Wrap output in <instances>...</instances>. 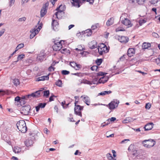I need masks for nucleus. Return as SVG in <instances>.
I'll return each mask as SVG.
<instances>
[{"label": "nucleus", "instance_id": "obj_1", "mask_svg": "<svg viewBox=\"0 0 160 160\" xmlns=\"http://www.w3.org/2000/svg\"><path fill=\"white\" fill-rule=\"evenodd\" d=\"M17 126L18 129L22 132H25L27 131L26 123L24 120H20L18 122Z\"/></svg>", "mask_w": 160, "mask_h": 160}, {"label": "nucleus", "instance_id": "obj_2", "mask_svg": "<svg viewBox=\"0 0 160 160\" xmlns=\"http://www.w3.org/2000/svg\"><path fill=\"white\" fill-rule=\"evenodd\" d=\"M72 5L77 8H79L82 3L85 1L89 2L90 4H92L94 2L93 0H70Z\"/></svg>", "mask_w": 160, "mask_h": 160}, {"label": "nucleus", "instance_id": "obj_3", "mask_svg": "<svg viewBox=\"0 0 160 160\" xmlns=\"http://www.w3.org/2000/svg\"><path fill=\"white\" fill-rule=\"evenodd\" d=\"M98 50L100 55H102L108 52L109 49L106 45L102 43L98 46Z\"/></svg>", "mask_w": 160, "mask_h": 160}, {"label": "nucleus", "instance_id": "obj_4", "mask_svg": "<svg viewBox=\"0 0 160 160\" xmlns=\"http://www.w3.org/2000/svg\"><path fill=\"white\" fill-rule=\"evenodd\" d=\"M155 141L152 139L145 140L142 142V144L143 145L144 147L148 148H150L152 147L155 144Z\"/></svg>", "mask_w": 160, "mask_h": 160}, {"label": "nucleus", "instance_id": "obj_5", "mask_svg": "<svg viewBox=\"0 0 160 160\" xmlns=\"http://www.w3.org/2000/svg\"><path fill=\"white\" fill-rule=\"evenodd\" d=\"M120 19L122 23L128 27V28L131 27L132 26V24L131 21L128 18H123V16L121 17Z\"/></svg>", "mask_w": 160, "mask_h": 160}, {"label": "nucleus", "instance_id": "obj_6", "mask_svg": "<svg viewBox=\"0 0 160 160\" xmlns=\"http://www.w3.org/2000/svg\"><path fill=\"white\" fill-rule=\"evenodd\" d=\"M119 103V102L118 100L117 99H114L107 106V107L108 106L109 109L110 110H113L118 107Z\"/></svg>", "mask_w": 160, "mask_h": 160}, {"label": "nucleus", "instance_id": "obj_7", "mask_svg": "<svg viewBox=\"0 0 160 160\" xmlns=\"http://www.w3.org/2000/svg\"><path fill=\"white\" fill-rule=\"evenodd\" d=\"M41 25H39L37 28H34L30 31L31 34L30 36V39L32 38L37 34L42 28Z\"/></svg>", "mask_w": 160, "mask_h": 160}, {"label": "nucleus", "instance_id": "obj_8", "mask_svg": "<svg viewBox=\"0 0 160 160\" xmlns=\"http://www.w3.org/2000/svg\"><path fill=\"white\" fill-rule=\"evenodd\" d=\"M62 42H64V41L61 40L59 42H55L52 46V48L54 51H59L62 48Z\"/></svg>", "mask_w": 160, "mask_h": 160}, {"label": "nucleus", "instance_id": "obj_9", "mask_svg": "<svg viewBox=\"0 0 160 160\" xmlns=\"http://www.w3.org/2000/svg\"><path fill=\"white\" fill-rule=\"evenodd\" d=\"M48 6V4L47 3H45L42 6L40 13V16L43 17L46 13Z\"/></svg>", "mask_w": 160, "mask_h": 160}, {"label": "nucleus", "instance_id": "obj_10", "mask_svg": "<svg viewBox=\"0 0 160 160\" xmlns=\"http://www.w3.org/2000/svg\"><path fill=\"white\" fill-rule=\"evenodd\" d=\"M83 108V107H81L79 105H76L74 109L75 114L82 117V115L81 111L82 110Z\"/></svg>", "mask_w": 160, "mask_h": 160}, {"label": "nucleus", "instance_id": "obj_11", "mask_svg": "<svg viewBox=\"0 0 160 160\" xmlns=\"http://www.w3.org/2000/svg\"><path fill=\"white\" fill-rule=\"evenodd\" d=\"M30 109V106H25L22 107L21 110V113L24 115H27L29 113Z\"/></svg>", "mask_w": 160, "mask_h": 160}, {"label": "nucleus", "instance_id": "obj_12", "mask_svg": "<svg viewBox=\"0 0 160 160\" xmlns=\"http://www.w3.org/2000/svg\"><path fill=\"white\" fill-rule=\"evenodd\" d=\"M64 10L65 8H64V7L62 5L60 6L58 8L56 9V10L57 11H58L55 13V14L58 18V14H59L60 13L62 12Z\"/></svg>", "mask_w": 160, "mask_h": 160}, {"label": "nucleus", "instance_id": "obj_13", "mask_svg": "<svg viewBox=\"0 0 160 160\" xmlns=\"http://www.w3.org/2000/svg\"><path fill=\"white\" fill-rule=\"evenodd\" d=\"M118 40L121 42L126 43L128 41V38L127 37L119 36L118 37Z\"/></svg>", "mask_w": 160, "mask_h": 160}, {"label": "nucleus", "instance_id": "obj_14", "mask_svg": "<svg viewBox=\"0 0 160 160\" xmlns=\"http://www.w3.org/2000/svg\"><path fill=\"white\" fill-rule=\"evenodd\" d=\"M81 98H82V99L83 101L88 105H89L90 104V99L88 96H87L84 95L82 96L81 97Z\"/></svg>", "mask_w": 160, "mask_h": 160}, {"label": "nucleus", "instance_id": "obj_15", "mask_svg": "<svg viewBox=\"0 0 160 160\" xmlns=\"http://www.w3.org/2000/svg\"><path fill=\"white\" fill-rule=\"evenodd\" d=\"M153 126V124L152 122H150L146 124L144 127L145 131H149L151 130Z\"/></svg>", "mask_w": 160, "mask_h": 160}, {"label": "nucleus", "instance_id": "obj_16", "mask_svg": "<svg viewBox=\"0 0 160 160\" xmlns=\"http://www.w3.org/2000/svg\"><path fill=\"white\" fill-rule=\"evenodd\" d=\"M70 64L71 67H73L76 70H79L81 68V65L77 64L76 62H71Z\"/></svg>", "mask_w": 160, "mask_h": 160}, {"label": "nucleus", "instance_id": "obj_17", "mask_svg": "<svg viewBox=\"0 0 160 160\" xmlns=\"http://www.w3.org/2000/svg\"><path fill=\"white\" fill-rule=\"evenodd\" d=\"M79 82L78 83V85H80L82 83L84 84H87L88 85H92V82L90 81L87 80L85 79H83L82 80H78Z\"/></svg>", "mask_w": 160, "mask_h": 160}, {"label": "nucleus", "instance_id": "obj_18", "mask_svg": "<svg viewBox=\"0 0 160 160\" xmlns=\"http://www.w3.org/2000/svg\"><path fill=\"white\" fill-rule=\"evenodd\" d=\"M88 45L90 48L93 49L97 47V43L96 41L93 40L90 42Z\"/></svg>", "mask_w": 160, "mask_h": 160}, {"label": "nucleus", "instance_id": "obj_19", "mask_svg": "<svg viewBox=\"0 0 160 160\" xmlns=\"http://www.w3.org/2000/svg\"><path fill=\"white\" fill-rule=\"evenodd\" d=\"M108 79V78L107 76H104L99 79L98 83H104L107 81Z\"/></svg>", "mask_w": 160, "mask_h": 160}, {"label": "nucleus", "instance_id": "obj_20", "mask_svg": "<svg viewBox=\"0 0 160 160\" xmlns=\"http://www.w3.org/2000/svg\"><path fill=\"white\" fill-rule=\"evenodd\" d=\"M135 54V50L133 48H129L128 51V55L129 57H131Z\"/></svg>", "mask_w": 160, "mask_h": 160}, {"label": "nucleus", "instance_id": "obj_21", "mask_svg": "<svg viewBox=\"0 0 160 160\" xmlns=\"http://www.w3.org/2000/svg\"><path fill=\"white\" fill-rule=\"evenodd\" d=\"M49 79L48 75L43 76L40 77L37 79V81H39L45 80H48Z\"/></svg>", "mask_w": 160, "mask_h": 160}, {"label": "nucleus", "instance_id": "obj_22", "mask_svg": "<svg viewBox=\"0 0 160 160\" xmlns=\"http://www.w3.org/2000/svg\"><path fill=\"white\" fill-rule=\"evenodd\" d=\"M35 98V95L34 93V92L33 93H32L31 94H28V95H26L24 98L25 99L27 100L28 99L29 100L32 99V98Z\"/></svg>", "mask_w": 160, "mask_h": 160}, {"label": "nucleus", "instance_id": "obj_23", "mask_svg": "<svg viewBox=\"0 0 160 160\" xmlns=\"http://www.w3.org/2000/svg\"><path fill=\"white\" fill-rule=\"evenodd\" d=\"M33 143V141L31 139H28L25 142V144L27 147L31 146Z\"/></svg>", "mask_w": 160, "mask_h": 160}, {"label": "nucleus", "instance_id": "obj_24", "mask_svg": "<svg viewBox=\"0 0 160 160\" xmlns=\"http://www.w3.org/2000/svg\"><path fill=\"white\" fill-rule=\"evenodd\" d=\"M43 89H42V90H38L34 92L35 95V98H37L40 96L41 94L43 93Z\"/></svg>", "mask_w": 160, "mask_h": 160}, {"label": "nucleus", "instance_id": "obj_25", "mask_svg": "<svg viewBox=\"0 0 160 160\" xmlns=\"http://www.w3.org/2000/svg\"><path fill=\"white\" fill-rule=\"evenodd\" d=\"M114 23V19L112 18H109L107 21L106 25L108 26H109L112 24Z\"/></svg>", "mask_w": 160, "mask_h": 160}, {"label": "nucleus", "instance_id": "obj_26", "mask_svg": "<svg viewBox=\"0 0 160 160\" xmlns=\"http://www.w3.org/2000/svg\"><path fill=\"white\" fill-rule=\"evenodd\" d=\"M112 92L111 91H104L101 92L100 93H98V95H102L104 96L106 95L109 94L111 93Z\"/></svg>", "mask_w": 160, "mask_h": 160}, {"label": "nucleus", "instance_id": "obj_27", "mask_svg": "<svg viewBox=\"0 0 160 160\" xmlns=\"http://www.w3.org/2000/svg\"><path fill=\"white\" fill-rule=\"evenodd\" d=\"M85 34L86 36H91L92 34V32L91 30L90 29H88L86 30L85 31Z\"/></svg>", "mask_w": 160, "mask_h": 160}, {"label": "nucleus", "instance_id": "obj_28", "mask_svg": "<svg viewBox=\"0 0 160 160\" xmlns=\"http://www.w3.org/2000/svg\"><path fill=\"white\" fill-rule=\"evenodd\" d=\"M151 45L150 43L144 42L142 45V48L143 49H146L148 48V47H150Z\"/></svg>", "mask_w": 160, "mask_h": 160}, {"label": "nucleus", "instance_id": "obj_29", "mask_svg": "<svg viewBox=\"0 0 160 160\" xmlns=\"http://www.w3.org/2000/svg\"><path fill=\"white\" fill-rule=\"evenodd\" d=\"M13 151L15 153H18L21 151V148L18 146L15 147L13 148Z\"/></svg>", "mask_w": 160, "mask_h": 160}, {"label": "nucleus", "instance_id": "obj_30", "mask_svg": "<svg viewBox=\"0 0 160 160\" xmlns=\"http://www.w3.org/2000/svg\"><path fill=\"white\" fill-rule=\"evenodd\" d=\"M72 74L81 77H82L83 76L86 75H87L86 73L80 72L74 73Z\"/></svg>", "mask_w": 160, "mask_h": 160}, {"label": "nucleus", "instance_id": "obj_31", "mask_svg": "<svg viewBox=\"0 0 160 160\" xmlns=\"http://www.w3.org/2000/svg\"><path fill=\"white\" fill-rule=\"evenodd\" d=\"M25 55L24 54L19 55L17 57V61H19L25 58Z\"/></svg>", "mask_w": 160, "mask_h": 160}, {"label": "nucleus", "instance_id": "obj_32", "mask_svg": "<svg viewBox=\"0 0 160 160\" xmlns=\"http://www.w3.org/2000/svg\"><path fill=\"white\" fill-rule=\"evenodd\" d=\"M24 47V44L23 43H21L18 44L16 48V51H17L19 49L23 48Z\"/></svg>", "mask_w": 160, "mask_h": 160}, {"label": "nucleus", "instance_id": "obj_33", "mask_svg": "<svg viewBox=\"0 0 160 160\" xmlns=\"http://www.w3.org/2000/svg\"><path fill=\"white\" fill-rule=\"evenodd\" d=\"M55 84L59 87H62V81L61 80H58L56 82Z\"/></svg>", "mask_w": 160, "mask_h": 160}, {"label": "nucleus", "instance_id": "obj_34", "mask_svg": "<svg viewBox=\"0 0 160 160\" xmlns=\"http://www.w3.org/2000/svg\"><path fill=\"white\" fill-rule=\"evenodd\" d=\"M13 82L15 85L17 86L19 84V80L18 79H15L13 81Z\"/></svg>", "mask_w": 160, "mask_h": 160}, {"label": "nucleus", "instance_id": "obj_35", "mask_svg": "<svg viewBox=\"0 0 160 160\" xmlns=\"http://www.w3.org/2000/svg\"><path fill=\"white\" fill-rule=\"evenodd\" d=\"M58 23L57 21L55 20H53L52 23V26L56 27L57 26H58Z\"/></svg>", "mask_w": 160, "mask_h": 160}, {"label": "nucleus", "instance_id": "obj_36", "mask_svg": "<svg viewBox=\"0 0 160 160\" xmlns=\"http://www.w3.org/2000/svg\"><path fill=\"white\" fill-rule=\"evenodd\" d=\"M43 93H44L43 96L46 97H48L49 95V91L48 90L45 91Z\"/></svg>", "mask_w": 160, "mask_h": 160}, {"label": "nucleus", "instance_id": "obj_37", "mask_svg": "<svg viewBox=\"0 0 160 160\" xmlns=\"http://www.w3.org/2000/svg\"><path fill=\"white\" fill-rule=\"evenodd\" d=\"M102 62V59H97L96 61V62L97 65H100Z\"/></svg>", "mask_w": 160, "mask_h": 160}, {"label": "nucleus", "instance_id": "obj_38", "mask_svg": "<svg viewBox=\"0 0 160 160\" xmlns=\"http://www.w3.org/2000/svg\"><path fill=\"white\" fill-rule=\"evenodd\" d=\"M26 20V18L25 17H22L21 18H19L18 21L19 22H24Z\"/></svg>", "mask_w": 160, "mask_h": 160}, {"label": "nucleus", "instance_id": "obj_39", "mask_svg": "<svg viewBox=\"0 0 160 160\" xmlns=\"http://www.w3.org/2000/svg\"><path fill=\"white\" fill-rule=\"evenodd\" d=\"M15 0H9V5L10 7H11L14 3Z\"/></svg>", "mask_w": 160, "mask_h": 160}, {"label": "nucleus", "instance_id": "obj_40", "mask_svg": "<svg viewBox=\"0 0 160 160\" xmlns=\"http://www.w3.org/2000/svg\"><path fill=\"white\" fill-rule=\"evenodd\" d=\"M125 30V29L122 27H118L116 29V32L119 31H123Z\"/></svg>", "mask_w": 160, "mask_h": 160}, {"label": "nucleus", "instance_id": "obj_41", "mask_svg": "<svg viewBox=\"0 0 160 160\" xmlns=\"http://www.w3.org/2000/svg\"><path fill=\"white\" fill-rule=\"evenodd\" d=\"M106 156L108 158L109 160H112L113 159V157L112 156V154L110 153H108L107 154Z\"/></svg>", "mask_w": 160, "mask_h": 160}, {"label": "nucleus", "instance_id": "obj_42", "mask_svg": "<svg viewBox=\"0 0 160 160\" xmlns=\"http://www.w3.org/2000/svg\"><path fill=\"white\" fill-rule=\"evenodd\" d=\"M98 68V67L96 66H93L91 68V69L92 71H97V69Z\"/></svg>", "mask_w": 160, "mask_h": 160}, {"label": "nucleus", "instance_id": "obj_43", "mask_svg": "<svg viewBox=\"0 0 160 160\" xmlns=\"http://www.w3.org/2000/svg\"><path fill=\"white\" fill-rule=\"evenodd\" d=\"M70 72L69 71L63 70L62 71V73L63 75H66L69 74Z\"/></svg>", "mask_w": 160, "mask_h": 160}, {"label": "nucleus", "instance_id": "obj_44", "mask_svg": "<svg viewBox=\"0 0 160 160\" xmlns=\"http://www.w3.org/2000/svg\"><path fill=\"white\" fill-rule=\"evenodd\" d=\"M38 105H39V107L41 108H43L45 107L46 105V103H40L38 104Z\"/></svg>", "mask_w": 160, "mask_h": 160}, {"label": "nucleus", "instance_id": "obj_45", "mask_svg": "<svg viewBox=\"0 0 160 160\" xmlns=\"http://www.w3.org/2000/svg\"><path fill=\"white\" fill-rule=\"evenodd\" d=\"M145 0H136L137 2L139 4H142L144 3Z\"/></svg>", "mask_w": 160, "mask_h": 160}, {"label": "nucleus", "instance_id": "obj_46", "mask_svg": "<svg viewBox=\"0 0 160 160\" xmlns=\"http://www.w3.org/2000/svg\"><path fill=\"white\" fill-rule=\"evenodd\" d=\"M151 107V104L150 103H146L145 105V108L149 109Z\"/></svg>", "mask_w": 160, "mask_h": 160}, {"label": "nucleus", "instance_id": "obj_47", "mask_svg": "<svg viewBox=\"0 0 160 160\" xmlns=\"http://www.w3.org/2000/svg\"><path fill=\"white\" fill-rule=\"evenodd\" d=\"M146 21L144 19L140 20L139 21V24L140 26H141L142 24L146 22Z\"/></svg>", "mask_w": 160, "mask_h": 160}, {"label": "nucleus", "instance_id": "obj_48", "mask_svg": "<svg viewBox=\"0 0 160 160\" xmlns=\"http://www.w3.org/2000/svg\"><path fill=\"white\" fill-rule=\"evenodd\" d=\"M150 3L152 4H154L158 2V0H150Z\"/></svg>", "mask_w": 160, "mask_h": 160}, {"label": "nucleus", "instance_id": "obj_49", "mask_svg": "<svg viewBox=\"0 0 160 160\" xmlns=\"http://www.w3.org/2000/svg\"><path fill=\"white\" fill-rule=\"evenodd\" d=\"M68 50L66 48L62 49L61 50V52L63 54H66Z\"/></svg>", "mask_w": 160, "mask_h": 160}, {"label": "nucleus", "instance_id": "obj_50", "mask_svg": "<svg viewBox=\"0 0 160 160\" xmlns=\"http://www.w3.org/2000/svg\"><path fill=\"white\" fill-rule=\"evenodd\" d=\"M152 35L153 37L156 38H158L159 37V36L158 35L156 32H153L152 33Z\"/></svg>", "mask_w": 160, "mask_h": 160}, {"label": "nucleus", "instance_id": "obj_51", "mask_svg": "<svg viewBox=\"0 0 160 160\" xmlns=\"http://www.w3.org/2000/svg\"><path fill=\"white\" fill-rule=\"evenodd\" d=\"M5 31V29L3 28L0 31V37L4 33Z\"/></svg>", "mask_w": 160, "mask_h": 160}, {"label": "nucleus", "instance_id": "obj_52", "mask_svg": "<svg viewBox=\"0 0 160 160\" xmlns=\"http://www.w3.org/2000/svg\"><path fill=\"white\" fill-rule=\"evenodd\" d=\"M15 101H17L18 102H21V100L19 97L17 96L15 98Z\"/></svg>", "mask_w": 160, "mask_h": 160}, {"label": "nucleus", "instance_id": "obj_53", "mask_svg": "<svg viewBox=\"0 0 160 160\" xmlns=\"http://www.w3.org/2000/svg\"><path fill=\"white\" fill-rule=\"evenodd\" d=\"M38 58L40 60H43L44 58V56L43 55H40L38 57Z\"/></svg>", "mask_w": 160, "mask_h": 160}, {"label": "nucleus", "instance_id": "obj_54", "mask_svg": "<svg viewBox=\"0 0 160 160\" xmlns=\"http://www.w3.org/2000/svg\"><path fill=\"white\" fill-rule=\"evenodd\" d=\"M18 62L17 60L13 62L10 65L11 67H14V66L16 64V63Z\"/></svg>", "mask_w": 160, "mask_h": 160}, {"label": "nucleus", "instance_id": "obj_55", "mask_svg": "<svg viewBox=\"0 0 160 160\" xmlns=\"http://www.w3.org/2000/svg\"><path fill=\"white\" fill-rule=\"evenodd\" d=\"M129 141L130 140H129V139H125L124 140H122L121 142L120 143H121V144H122V143H126V141Z\"/></svg>", "mask_w": 160, "mask_h": 160}, {"label": "nucleus", "instance_id": "obj_56", "mask_svg": "<svg viewBox=\"0 0 160 160\" xmlns=\"http://www.w3.org/2000/svg\"><path fill=\"white\" fill-rule=\"evenodd\" d=\"M155 62L157 65H160V60H159L158 58L155 59Z\"/></svg>", "mask_w": 160, "mask_h": 160}, {"label": "nucleus", "instance_id": "obj_57", "mask_svg": "<svg viewBox=\"0 0 160 160\" xmlns=\"http://www.w3.org/2000/svg\"><path fill=\"white\" fill-rule=\"evenodd\" d=\"M65 101H63L62 102V106L63 107V108H67V107L68 106V104H67V107H65L64 106V105L65 104Z\"/></svg>", "mask_w": 160, "mask_h": 160}, {"label": "nucleus", "instance_id": "obj_58", "mask_svg": "<svg viewBox=\"0 0 160 160\" xmlns=\"http://www.w3.org/2000/svg\"><path fill=\"white\" fill-rule=\"evenodd\" d=\"M127 118L128 119V121L129 122H132L133 121V119L130 117H128Z\"/></svg>", "mask_w": 160, "mask_h": 160}, {"label": "nucleus", "instance_id": "obj_59", "mask_svg": "<svg viewBox=\"0 0 160 160\" xmlns=\"http://www.w3.org/2000/svg\"><path fill=\"white\" fill-rule=\"evenodd\" d=\"M110 123V120L109 119H108L106 122H104V123L106 125H108Z\"/></svg>", "mask_w": 160, "mask_h": 160}, {"label": "nucleus", "instance_id": "obj_60", "mask_svg": "<svg viewBox=\"0 0 160 160\" xmlns=\"http://www.w3.org/2000/svg\"><path fill=\"white\" fill-rule=\"evenodd\" d=\"M48 70L50 71H52L54 70V68L52 66L49 67L48 68Z\"/></svg>", "mask_w": 160, "mask_h": 160}, {"label": "nucleus", "instance_id": "obj_61", "mask_svg": "<svg viewBox=\"0 0 160 160\" xmlns=\"http://www.w3.org/2000/svg\"><path fill=\"white\" fill-rule=\"evenodd\" d=\"M104 74V73L102 72H99L97 73L98 76H103Z\"/></svg>", "mask_w": 160, "mask_h": 160}, {"label": "nucleus", "instance_id": "obj_62", "mask_svg": "<svg viewBox=\"0 0 160 160\" xmlns=\"http://www.w3.org/2000/svg\"><path fill=\"white\" fill-rule=\"evenodd\" d=\"M79 153V155H80L81 154V152H79L78 151V150H77L74 153V155H77L78 154V153Z\"/></svg>", "mask_w": 160, "mask_h": 160}, {"label": "nucleus", "instance_id": "obj_63", "mask_svg": "<svg viewBox=\"0 0 160 160\" xmlns=\"http://www.w3.org/2000/svg\"><path fill=\"white\" fill-rule=\"evenodd\" d=\"M109 119L110 121L111 122H112L115 121L116 120V118L114 117H112L111 118Z\"/></svg>", "mask_w": 160, "mask_h": 160}, {"label": "nucleus", "instance_id": "obj_64", "mask_svg": "<svg viewBox=\"0 0 160 160\" xmlns=\"http://www.w3.org/2000/svg\"><path fill=\"white\" fill-rule=\"evenodd\" d=\"M57 0H50V1L53 5L55 4V2Z\"/></svg>", "mask_w": 160, "mask_h": 160}]
</instances>
